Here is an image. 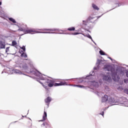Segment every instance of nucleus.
<instances>
[{
    "label": "nucleus",
    "mask_w": 128,
    "mask_h": 128,
    "mask_svg": "<svg viewBox=\"0 0 128 128\" xmlns=\"http://www.w3.org/2000/svg\"><path fill=\"white\" fill-rule=\"evenodd\" d=\"M56 30L52 29H26L25 30L24 34H54Z\"/></svg>",
    "instance_id": "nucleus-1"
},
{
    "label": "nucleus",
    "mask_w": 128,
    "mask_h": 128,
    "mask_svg": "<svg viewBox=\"0 0 128 128\" xmlns=\"http://www.w3.org/2000/svg\"><path fill=\"white\" fill-rule=\"evenodd\" d=\"M38 82H40V84L46 90L48 89V86L49 88H52V86H66V82H60L59 83H54V80L50 79H46L44 84L40 82V81H38Z\"/></svg>",
    "instance_id": "nucleus-2"
},
{
    "label": "nucleus",
    "mask_w": 128,
    "mask_h": 128,
    "mask_svg": "<svg viewBox=\"0 0 128 128\" xmlns=\"http://www.w3.org/2000/svg\"><path fill=\"white\" fill-rule=\"evenodd\" d=\"M110 71L112 74V80H114V82H116L117 78L118 80L120 79V78L116 74V70H114V68H112L110 69Z\"/></svg>",
    "instance_id": "nucleus-3"
},
{
    "label": "nucleus",
    "mask_w": 128,
    "mask_h": 128,
    "mask_svg": "<svg viewBox=\"0 0 128 128\" xmlns=\"http://www.w3.org/2000/svg\"><path fill=\"white\" fill-rule=\"evenodd\" d=\"M96 18V16H94V14H92L91 16H89L88 18L87 19V22H94V19Z\"/></svg>",
    "instance_id": "nucleus-4"
},
{
    "label": "nucleus",
    "mask_w": 128,
    "mask_h": 128,
    "mask_svg": "<svg viewBox=\"0 0 128 128\" xmlns=\"http://www.w3.org/2000/svg\"><path fill=\"white\" fill-rule=\"evenodd\" d=\"M20 66L21 68H23V70H28V65L24 62L20 64Z\"/></svg>",
    "instance_id": "nucleus-5"
},
{
    "label": "nucleus",
    "mask_w": 128,
    "mask_h": 128,
    "mask_svg": "<svg viewBox=\"0 0 128 128\" xmlns=\"http://www.w3.org/2000/svg\"><path fill=\"white\" fill-rule=\"evenodd\" d=\"M52 102V98L48 96L44 100V102H46V104L48 105V106H50V104Z\"/></svg>",
    "instance_id": "nucleus-6"
},
{
    "label": "nucleus",
    "mask_w": 128,
    "mask_h": 128,
    "mask_svg": "<svg viewBox=\"0 0 128 128\" xmlns=\"http://www.w3.org/2000/svg\"><path fill=\"white\" fill-rule=\"evenodd\" d=\"M104 80H109L110 79V75L109 73H107L106 75H104L103 76Z\"/></svg>",
    "instance_id": "nucleus-7"
},
{
    "label": "nucleus",
    "mask_w": 128,
    "mask_h": 128,
    "mask_svg": "<svg viewBox=\"0 0 128 128\" xmlns=\"http://www.w3.org/2000/svg\"><path fill=\"white\" fill-rule=\"evenodd\" d=\"M108 95H104V96L102 97V102H108Z\"/></svg>",
    "instance_id": "nucleus-8"
},
{
    "label": "nucleus",
    "mask_w": 128,
    "mask_h": 128,
    "mask_svg": "<svg viewBox=\"0 0 128 128\" xmlns=\"http://www.w3.org/2000/svg\"><path fill=\"white\" fill-rule=\"evenodd\" d=\"M6 48V42L0 40V49Z\"/></svg>",
    "instance_id": "nucleus-9"
},
{
    "label": "nucleus",
    "mask_w": 128,
    "mask_h": 128,
    "mask_svg": "<svg viewBox=\"0 0 128 128\" xmlns=\"http://www.w3.org/2000/svg\"><path fill=\"white\" fill-rule=\"evenodd\" d=\"M48 114H46V112L44 111V114L42 116V120H40V122H44L46 120Z\"/></svg>",
    "instance_id": "nucleus-10"
},
{
    "label": "nucleus",
    "mask_w": 128,
    "mask_h": 128,
    "mask_svg": "<svg viewBox=\"0 0 128 128\" xmlns=\"http://www.w3.org/2000/svg\"><path fill=\"white\" fill-rule=\"evenodd\" d=\"M92 8L94 10H99L100 8L96 5L94 4H92Z\"/></svg>",
    "instance_id": "nucleus-11"
},
{
    "label": "nucleus",
    "mask_w": 128,
    "mask_h": 128,
    "mask_svg": "<svg viewBox=\"0 0 128 128\" xmlns=\"http://www.w3.org/2000/svg\"><path fill=\"white\" fill-rule=\"evenodd\" d=\"M42 126H46V128H52L50 126V124H48V122H45L42 124Z\"/></svg>",
    "instance_id": "nucleus-12"
},
{
    "label": "nucleus",
    "mask_w": 128,
    "mask_h": 128,
    "mask_svg": "<svg viewBox=\"0 0 128 128\" xmlns=\"http://www.w3.org/2000/svg\"><path fill=\"white\" fill-rule=\"evenodd\" d=\"M110 68H112V67L109 65H106L104 66V70H107L110 71Z\"/></svg>",
    "instance_id": "nucleus-13"
},
{
    "label": "nucleus",
    "mask_w": 128,
    "mask_h": 128,
    "mask_svg": "<svg viewBox=\"0 0 128 128\" xmlns=\"http://www.w3.org/2000/svg\"><path fill=\"white\" fill-rule=\"evenodd\" d=\"M18 45V43L16 42V41L13 40L12 42V46H15V48H16V46Z\"/></svg>",
    "instance_id": "nucleus-14"
},
{
    "label": "nucleus",
    "mask_w": 128,
    "mask_h": 128,
    "mask_svg": "<svg viewBox=\"0 0 128 128\" xmlns=\"http://www.w3.org/2000/svg\"><path fill=\"white\" fill-rule=\"evenodd\" d=\"M67 30H69V32H72L76 30V28L74 27H70L68 28Z\"/></svg>",
    "instance_id": "nucleus-15"
},
{
    "label": "nucleus",
    "mask_w": 128,
    "mask_h": 128,
    "mask_svg": "<svg viewBox=\"0 0 128 128\" xmlns=\"http://www.w3.org/2000/svg\"><path fill=\"white\" fill-rule=\"evenodd\" d=\"M110 102H116V100H114V98H110L109 99Z\"/></svg>",
    "instance_id": "nucleus-16"
},
{
    "label": "nucleus",
    "mask_w": 128,
    "mask_h": 128,
    "mask_svg": "<svg viewBox=\"0 0 128 128\" xmlns=\"http://www.w3.org/2000/svg\"><path fill=\"white\" fill-rule=\"evenodd\" d=\"M73 86H76V88H84V86H82V85H76V84H74L73 85Z\"/></svg>",
    "instance_id": "nucleus-17"
},
{
    "label": "nucleus",
    "mask_w": 128,
    "mask_h": 128,
    "mask_svg": "<svg viewBox=\"0 0 128 128\" xmlns=\"http://www.w3.org/2000/svg\"><path fill=\"white\" fill-rule=\"evenodd\" d=\"M9 20H10V22H13L14 24H16V20H14V19L12 18H9Z\"/></svg>",
    "instance_id": "nucleus-18"
},
{
    "label": "nucleus",
    "mask_w": 128,
    "mask_h": 128,
    "mask_svg": "<svg viewBox=\"0 0 128 128\" xmlns=\"http://www.w3.org/2000/svg\"><path fill=\"white\" fill-rule=\"evenodd\" d=\"M100 54H101V56H106V53H104L102 50L100 51Z\"/></svg>",
    "instance_id": "nucleus-19"
},
{
    "label": "nucleus",
    "mask_w": 128,
    "mask_h": 128,
    "mask_svg": "<svg viewBox=\"0 0 128 128\" xmlns=\"http://www.w3.org/2000/svg\"><path fill=\"white\" fill-rule=\"evenodd\" d=\"M21 56H24L26 58H28V55H26V54L23 52L21 54Z\"/></svg>",
    "instance_id": "nucleus-20"
},
{
    "label": "nucleus",
    "mask_w": 128,
    "mask_h": 128,
    "mask_svg": "<svg viewBox=\"0 0 128 128\" xmlns=\"http://www.w3.org/2000/svg\"><path fill=\"white\" fill-rule=\"evenodd\" d=\"M86 36L88 38H90V40H92V36H90V34H86V36Z\"/></svg>",
    "instance_id": "nucleus-21"
},
{
    "label": "nucleus",
    "mask_w": 128,
    "mask_h": 128,
    "mask_svg": "<svg viewBox=\"0 0 128 128\" xmlns=\"http://www.w3.org/2000/svg\"><path fill=\"white\" fill-rule=\"evenodd\" d=\"M88 20L86 21L83 20V24H84V26H86V24H88Z\"/></svg>",
    "instance_id": "nucleus-22"
},
{
    "label": "nucleus",
    "mask_w": 128,
    "mask_h": 128,
    "mask_svg": "<svg viewBox=\"0 0 128 128\" xmlns=\"http://www.w3.org/2000/svg\"><path fill=\"white\" fill-rule=\"evenodd\" d=\"M22 50H23V52H26V46H23L22 48H20Z\"/></svg>",
    "instance_id": "nucleus-23"
},
{
    "label": "nucleus",
    "mask_w": 128,
    "mask_h": 128,
    "mask_svg": "<svg viewBox=\"0 0 128 128\" xmlns=\"http://www.w3.org/2000/svg\"><path fill=\"white\" fill-rule=\"evenodd\" d=\"M124 92L125 94H128V88H126L124 90Z\"/></svg>",
    "instance_id": "nucleus-24"
},
{
    "label": "nucleus",
    "mask_w": 128,
    "mask_h": 128,
    "mask_svg": "<svg viewBox=\"0 0 128 128\" xmlns=\"http://www.w3.org/2000/svg\"><path fill=\"white\" fill-rule=\"evenodd\" d=\"M9 51H10V47H7V48H6V52H9Z\"/></svg>",
    "instance_id": "nucleus-25"
},
{
    "label": "nucleus",
    "mask_w": 128,
    "mask_h": 128,
    "mask_svg": "<svg viewBox=\"0 0 128 128\" xmlns=\"http://www.w3.org/2000/svg\"><path fill=\"white\" fill-rule=\"evenodd\" d=\"M124 82L125 84H128V79H124Z\"/></svg>",
    "instance_id": "nucleus-26"
},
{
    "label": "nucleus",
    "mask_w": 128,
    "mask_h": 128,
    "mask_svg": "<svg viewBox=\"0 0 128 128\" xmlns=\"http://www.w3.org/2000/svg\"><path fill=\"white\" fill-rule=\"evenodd\" d=\"M80 32H74V34H74V36H76V34H80Z\"/></svg>",
    "instance_id": "nucleus-27"
},
{
    "label": "nucleus",
    "mask_w": 128,
    "mask_h": 128,
    "mask_svg": "<svg viewBox=\"0 0 128 128\" xmlns=\"http://www.w3.org/2000/svg\"><path fill=\"white\" fill-rule=\"evenodd\" d=\"M24 30L22 28L20 29V32H24V30Z\"/></svg>",
    "instance_id": "nucleus-28"
},
{
    "label": "nucleus",
    "mask_w": 128,
    "mask_h": 128,
    "mask_svg": "<svg viewBox=\"0 0 128 128\" xmlns=\"http://www.w3.org/2000/svg\"><path fill=\"white\" fill-rule=\"evenodd\" d=\"M104 112H102V113L100 114H102V116H104Z\"/></svg>",
    "instance_id": "nucleus-29"
},
{
    "label": "nucleus",
    "mask_w": 128,
    "mask_h": 128,
    "mask_svg": "<svg viewBox=\"0 0 128 128\" xmlns=\"http://www.w3.org/2000/svg\"><path fill=\"white\" fill-rule=\"evenodd\" d=\"M126 77L128 78V72L126 73Z\"/></svg>",
    "instance_id": "nucleus-30"
},
{
    "label": "nucleus",
    "mask_w": 128,
    "mask_h": 128,
    "mask_svg": "<svg viewBox=\"0 0 128 128\" xmlns=\"http://www.w3.org/2000/svg\"><path fill=\"white\" fill-rule=\"evenodd\" d=\"M0 6H2V2H0Z\"/></svg>",
    "instance_id": "nucleus-31"
},
{
    "label": "nucleus",
    "mask_w": 128,
    "mask_h": 128,
    "mask_svg": "<svg viewBox=\"0 0 128 128\" xmlns=\"http://www.w3.org/2000/svg\"><path fill=\"white\" fill-rule=\"evenodd\" d=\"M100 18V16H98V18Z\"/></svg>",
    "instance_id": "nucleus-32"
},
{
    "label": "nucleus",
    "mask_w": 128,
    "mask_h": 128,
    "mask_svg": "<svg viewBox=\"0 0 128 128\" xmlns=\"http://www.w3.org/2000/svg\"><path fill=\"white\" fill-rule=\"evenodd\" d=\"M110 58V60H112V58Z\"/></svg>",
    "instance_id": "nucleus-33"
},
{
    "label": "nucleus",
    "mask_w": 128,
    "mask_h": 128,
    "mask_svg": "<svg viewBox=\"0 0 128 128\" xmlns=\"http://www.w3.org/2000/svg\"><path fill=\"white\" fill-rule=\"evenodd\" d=\"M30 126H32V124H30Z\"/></svg>",
    "instance_id": "nucleus-34"
},
{
    "label": "nucleus",
    "mask_w": 128,
    "mask_h": 128,
    "mask_svg": "<svg viewBox=\"0 0 128 128\" xmlns=\"http://www.w3.org/2000/svg\"><path fill=\"white\" fill-rule=\"evenodd\" d=\"M83 36H84V34H82Z\"/></svg>",
    "instance_id": "nucleus-35"
},
{
    "label": "nucleus",
    "mask_w": 128,
    "mask_h": 128,
    "mask_svg": "<svg viewBox=\"0 0 128 128\" xmlns=\"http://www.w3.org/2000/svg\"><path fill=\"white\" fill-rule=\"evenodd\" d=\"M83 36H84V34H82Z\"/></svg>",
    "instance_id": "nucleus-36"
},
{
    "label": "nucleus",
    "mask_w": 128,
    "mask_h": 128,
    "mask_svg": "<svg viewBox=\"0 0 128 128\" xmlns=\"http://www.w3.org/2000/svg\"><path fill=\"white\" fill-rule=\"evenodd\" d=\"M58 82H60V81H58Z\"/></svg>",
    "instance_id": "nucleus-37"
}]
</instances>
